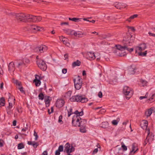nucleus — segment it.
<instances>
[{
	"instance_id": "1",
	"label": "nucleus",
	"mask_w": 155,
	"mask_h": 155,
	"mask_svg": "<svg viewBox=\"0 0 155 155\" xmlns=\"http://www.w3.org/2000/svg\"><path fill=\"white\" fill-rule=\"evenodd\" d=\"M128 46L124 45L121 46L119 45H116L115 46L116 48H114V52L119 56H123L125 55L126 54L124 51L127 50L129 52H131L134 50V49L131 48L129 49L127 48Z\"/></svg>"
},
{
	"instance_id": "2",
	"label": "nucleus",
	"mask_w": 155,
	"mask_h": 155,
	"mask_svg": "<svg viewBox=\"0 0 155 155\" xmlns=\"http://www.w3.org/2000/svg\"><path fill=\"white\" fill-rule=\"evenodd\" d=\"M14 18L18 23L25 22L29 21V15H26L24 13H15Z\"/></svg>"
},
{
	"instance_id": "3",
	"label": "nucleus",
	"mask_w": 155,
	"mask_h": 155,
	"mask_svg": "<svg viewBox=\"0 0 155 155\" xmlns=\"http://www.w3.org/2000/svg\"><path fill=\"white\" fill-rule=\"evenodd\" d=\"M75 114L73 116L72 123L75 126H80V121L81 120V118L80 117V116H82L83 115L84 113L83 111L78 112V110H76L74 112Z\"/></svg>"
},
{
	"instance_id": "4",
	"label": "nucleus",
	"mask_w": 155,
	"mask_h": 155,
	"mask_svg": "<svg viewBox=\"0 0 155 155\" xmlns=\"http://www.w3.org/2000/svg\"><path fill=\"white\" fill-rule=\"evenodd\" d=\"M146 48L147 46L145 43L140 44L135 47L136 53H138L139 56H146L147 53V51H145L143 52H142V51H144Z\"/></svg>"
},
{
	"instance_id": "5",
	"label": "nucleus",
	"mask_w": 155,
	"mask_h": 155,
	"mask_svg": "<svg viewBox=\"0 0 155 155\" xmlns=\"http://www.w3.org/2000/svg\"><path fill=\"white\" fill-rule=\"evenodd\" d=\"M27 28L28 31H30L34 33H37L38 31H44L43 27L35 25H29L27 26Z\"/></svg>"
},
{
	"instance_id": "6",
	"label": "nucleus",
	"mask_w": 155,
	"mask_h": 155,
	"mask_svg": "<svg viewBox=\"0 0 155 155\" xmlns=\"http://www.w3.org/2000/svg\"><path fill=\"white\" fill-rule=\"evenodd\" d=\"M134 37L130 34L125 35L124 37L123 41L125 43L126 45L130 46V44L134 42Z\"/></svg>"
},
{
	"instance_id": "7",
	"label": "nucleus",
	"mask_w": 155,
	"mask_h": 155,
	"mask_svg": "<svg viewBox=\"0 0 155 155\" xmlns=\"http://www.w3.org/2000/svg\"><path fill=\"white\" fill-rule=\"evenodd\" d=\"M70 100L72 101L80 102L83 103L85 102L88 101L87 98L82 97L81 96H80L79 95L73 96L70 98Z\"/></svg>"
},
{
	"instance_id": "8",
	"label": "nucleus",
	"mask_w": 155,
	"mask_h": 155,
	"mask_svg": "<svg viewBox=\"0 0 155 155\" xmlns=\"http://www.w3.org/2000/svg\"><path fill=\"white\" fill-rule=\"evenodd\" d=\"M123 93L125 95L128 96V97H126L128 100L133 94V91L129 87L125 86L123 88Z\"/></svg>"
},
{
	"instance_id": "9",
	"label": "nucleus",
	"mask_w": 155,
	"mask_h": 155,
	"mask_svg": "<svg viewBox=\"0 0 155 155\" xmlns=\"http://www.w3.org/2000/svg\"><path fill=\"white\" fill-rule=\"evenodd\" d=\"M15 99L12 97H9L8 100L9 102V105L6 108V111L7 113L10 114L11 112V109L13 105H14L15 103Z\"/></svg>"
},
{
	"instance_id": "10",
	"label": "nucleus",
	"mask_w": 155,
	"mask_h": 155,
	"mask_svg": "<svg viewBox=\"0 0 155 155\" xmlns=\"http://www.w3.org/2000/svg\"><path fill=\"white\" fill-rule=\"evenodd\" d=\"M82 82L81 78L79 76L74 79V86L76 89L78 90L81 88Z\"/></svg>"
},
{
	"instance_id": "11",
	"label": "nucleus",
	"mask_w": 155,
	"mask_h": 155,
	"mask_svg": "<svg viewBox=\"0 0 155 155\" xmlns=\"http://www.w3.org/2000/svg\"><path fill=\"white\" fill-rule=\"evenodd\" d=\"M38 67L41 70L45 71L47 68V66L45 62L42 59H39L37 61Z\"/></svg>"
},
{
	"instance_id": "12",
	"label": "nucleus",
	"mask_w": 155,
	"mask_h": 155,
	"mask_svg": "<svg viewBox=\"0 0 155 155\" xmlns=\"http://www.w3.org/2000/svg\"><path fill=\"white\" fill-rule=\"evenodd\" d=\"M42 19V17L40 16H35L29 15V21L34 22H38Z\"/></svg>"
},
{
	"instance_id": "13",
	"label": "nucleus",
	"mask_w": 155,
	"mask_h": 155,
	"mask_svg": "<svg viewBox=\"0 0 155 155\" xmlns=\"http://www.w3.org/2000/svg\"><path fill=\"white\" fill-rule=\"evenodd\" d=\"M74 148L72 145H70L69 143H67L64 146V152L67 153H70L74 150Z\"/></svg>"
},
{
	"instance_id": "14",
	"label": "nucleus",
	"mask_w": 155,
	"mask_h": 155,
	"mask_svg": "<svg viewBox=\"0 0 155 155\" xmlns=\"http://www.w3.org/2000/svg\"><path fill=\"white\" fill-rule=\"evenodd\" d=\"M48 49V47L45 45H41L37 47L35 49V51L38 53H43Z\"/></svg>"
},
{
	"instance_id": "15",
	"label": "nucleus",
	"mask_w": 155,
	"mask_h": 155,
	"mask_svg": "<svg viewBox=\"0 0 155 155\" xmlns=\"http://www.w3.org/2000/svg\"><path fill=\"white\" fill-rule=\"evenodd\" d=\"M40 79H41L40 77L38 75H36L35 79L34 80L33 82L35 83L36 86H39L41 84Z\"/></svg>"
},
{
	"instance_id": "16",
	"label": "nucleus",
	"mask_w": 155,
	"mask_h": 155,
	"mask_svg": "<svg viewBox=\"0 0 155 155\" xmlns=\"http://www.w3.org/2000/svg\"><path fill=\"white\" fill-rule=\"evenodd\" d=\"M64 104V101L62 99H58L56 103V106L58 108L62 107Z\"/></svg>"
},
{
	"instance_id": "17",
	"label": "nucleus",
	"mask_w": 155,
	"mask_h": 155,
	"mask_svg": "<svg viewBox=\"0 0 155 155\" xmlns=\"http://www.w3.org/2000/svg\"><path fill=\"white\" fill-rule=\"evenodd\" d=\"M73 35L75 37H82L84 35H86V33L80 31H74Z\"/></svg>"
},
{
	"instance_id": "18",
	"label": "nucleus",
	"mask_w": 155,
	"mask_h": 155,
	"mask_svg": "<svg viewBox=\"0 0 155 155\" xmlns=\"http://www.w3.org/2000/svg\"><path fill=\"white\" fill-rule=\"evenodd\" d=\"M138 150V148L137 147V145L135 143H134L132 144V150L130 152V154L134 153Z\"/></svg>"
},
{
	"instance_id": "19",
	"label": "nucleus",
	"mask_w": 155,
	"mask_h": 155,
	"mask_svg": "<svg viewBox=\"0 0 155 155\" xmlns=\"http://www.w3.org/2000/svg\"><path fill=\"white\" fill-rule=\"evenodd\" d=\"M87 56L90 60H94L96 58L95 54L94 53L90 52H88L87 53Z\"/></svg>"
},
{
	"instance_id": "20",
	"label": "nucleus",
	"mask_w": 155,
	"mask_h": 155,
	"mask_svg": "<svg viewBox=\"0 0 155 155\" xmlns=\"http://www.w3.org/2000/svg\"><path fill=\"white\" fill-rule=\"evenodd\" d=\"M148 125V122L146 120H143L141 122L140 126L144 130H146L147 128Z\"/></svg>"
},
{
	"instance_id": "21",
	"label": "nucleus",
	"mask_w": 155,
	"mask_h": 155,
	"mask_svg": "<svg viewBox=\"0 0 155 155\" xmlns=\"http://www.w3.org/2000/svg\"><path fill=\"white\" fill-rule=\"evenodd\" d=\"M15 69V68L14 63L11 62L8 65V70L10 72H13Z\"/></svg>"
},
{
	"instance_id": "22",
	"label": "nucleus",
	"mask_w": 155,
	"mask_h": 155,
	"mask_svg": "<svg viewBox=\"0 0 155 155\" xmlns=\"http://www.w3.org/2000/svg\"><path fill=\"white\" fill-rule=\"evenodd\" d=\"M153 110L152 108H151L146 111L145 112V114L147 117H148L152 113Z\"/></svg>"
},
{
	"instance_id": "23",
	"label": "nucleus",
	"mask_w": 155,
	"mask_h": 155,
	"mask_svg": "<svg viewBox=\"0 0 155 155\" xmlns=\"http://www.w3.org/2000/svg\"><path fill=\"white\" fill-rule=\"evenodd\" d=\"M28 143L29 145L33 146V147L35 148H36L39 145V144L38 143L36 142L35 141H28Z\"/></svg>"
},
{
	"instance_id": "24",
	"label": "nucleus",
	"mask_w": 155,
	"mask_h": 155,
	"mask_svg": "<svg viewBox=\"0 0 155 155\" xmlns=\"http://www.w3.org/2000/svg\"><path fill=\"white\" fill-rule=\"evenodd\" d=\"M115 7L119 9H121L122 8H124L125 7V6L124 5L120 3H119L116 4Z\"/></svg>"
},
{
	"instance_id": "25",
	"label": "nucleus",
	"mask_w": 155,
	"mask_h": 155,
	"mask_svg": "<svg viewBox=\"0 0 155 155\" xmlns=\"http://www.w3.org/2000/svg\"><path fill=\"white\" fill-rule=\"evenodd\" d=\"M135 69L134 68L132 67H130L129 68L128 70V73L130 74H132L135 73Z\"/></svg>"
},
{
	"instance_id": "26",
	"label": "nucleus",
	"mask_w": 155,
	"mask_h": 155,
	"mask_svg": "<svg viewBox=\"0 0 155 155\" xmlns=\"http://www.w3.org/2000/svg\"><path fill=\"white\" fill-rule=\"evenodd\" d=\"M81 62L77 60L76 61L73 62L72 64V66L73 67H74L76 66H79L81 64Z\"/></svg>"
},
{
	"instance_id": "27",
	"label": "nucleus",
	"mask_w": 155,
	"mask_h": 155,
	"mask_svg": "<svg viewBox=\"0 0 155 155\" xmlns=\"http://www.w3.org/2000/svg\"><path fill=\"white\" fill-rule=\"evenodd\" d=\"M81 18H69V20L70 21H74L75 22H78L81 21Z\"/></svg>"
},
{
	"instance_id": "28",
	"label": "nucleus",
	"mask_w": 155,
	"mask_h": 155,
	"mask_svg": "<svg viewBox=\"0 0 155 155\" xmlns=\"http://www.w3.org/2000/svg\"><path fill=\"white\" fill-rule=\"evenodd\" d=\"M138 16V15H134L130 17V18H128L127 20V21L129 22H130L131 21V20L135 18H137Z\"/></svg>"
},
{
	"instance_id": "29",
	"label": "nucleus",
	"mask_w": 155,
	"mask_h": 155,
	"mask_svg": "<svg viewBox=\"0 0 155 155\" xmlns=\"http://www.w3.org/2000/svg\"><path fill=\"white\" fill-rule=\"evenodd\" d=\"M155 101V94L152 95V96L147 101L148 102H153Z\"/></svg>"
},
{
	"instance_id": "30",
	"label": "nucleus",
	"mask_w": 155,
	"mask_h": 155,
	"mask_svg": "<svg viewBox=\"0 0 155 155\" xmlns=\"http://www.w3.org/2000/svg\"><path fill=\"white\" fill-rule=\"evenodd\" d=\"M80 126L79 127L85 126L84 125L86 123V121L85 120H82L81 119V120H80Z\"/></svg>"
},
{
	"instance_id": "31",
	"label": "nucleus",
	"mask_w": 155,
	"mask_h": 155,
	"mask_svg": "<svg viewBox=\"0 0 155 155\" xmlns=\"http://www.w3.org/2000/svg\"><path fill=\"white\" fill-rule=\"evenodd\" d=\"M108 123L107 122H103L101 124V127L104 128H106L108 127Z\"/></svg>"
},
{
	"instance_id": "32",
	"label": "nucleus",
	"mask_w": 155,
	"mask_h": 155,
	"mask_svg": "<svg viewBox=\"0 0 155 155\" xmlns=\"http://www.w3.org/2000/svg\"><path fill=\"white\" fill-rule=\"evenodd\" d=\"M64 39L65 40H64V41L63 42V44L68 47L70 45V44L68 42V39L66 38V39Z\"/></svg>"
},
{
	"instance_id": "33",
	"label": "nucleus",
	"mask_w": 155,
	"mask_h": 155,
	"mask_svg": "<svg viewBox=\"0 0 155 155\" xmlns=\"http://www.w3.org/2000/svg\"><path fill=\"white\" fill-rule=\"evenodd\" d=\"M5 99L4 97H2L0 99V105L4 106L5 105Z\"/></svg>"
},
{
	"instance_id": "34",
	"label": "nucleus",
	"mask_w": 155,
	"mask_h": 155,
	"mask_svg": "<svg viewBox=\"0 0 155 155\" xmlns=\"http://www.w3.org/2000/svg\"><path fill=\"white\" fill-rule=\"evenodd\" d=\"M49 97H48V98L45 100L46 106L47 107H48L50 105V101L49 99Z\"/></svg>"
},
{
	"instance_id": "35",
	"label": "nucleus",
	"mask_w": 155,
	"mask_h": 155,
	"mask_svg": "<svg viewBox=\"0 0 155 155\" xmlns=\"http://www.w3.org/2000/svg\"><path fill=\"white\" fill-rule=\"evenodd\" d=\"M23 62L24 64L26 65V64H28L30 63V61L28 58H25L24 59Z\"/></svg>"
},
{
	"instance_id": "36",
	"label": "nucleus",
	"mask_w": 155,
	"mask_h": 155,
	"mask_svg": "<svg viewBox=\"0 0 155 155\" xmlns=\"http://www.w3.org/2000/svg\"><path fill=\"white\" fill-rule=\"evenodd\" d=\"M13 82L16 85L19 86H20L21 85V83L20 82L16 80H14L13 81Z\"/></svg>"
},
{
	"instance_id": "37",
	"label": "nucleus",
	"mask_w": 155,
	"mask_h": 155,
	"mask_svg": "<svg viewBox=\"0 0 155 155\" xmlns=\"http://www.w3.org/2000/svg\"><path fill=\"white\" fill-rule=\"evenodd\" d=\"M119 119H117L116 120H113L112 121V124L114 125H117L118 122L119 121Z\"/></svg>"
},
{
	"instance_id": "38",
	"label": "nucleus",
	"mask_w": 155,
	"mask_h": 155,
	"mask_svg": "<svg viewBox=\"0 0 155 155\" xmlns=\"http://www.w3.org/2000/svg\"><path fill=\"white\" fill-rule=\"evenodd\" d=\"M24 145L22 143H21L18 144V149H21L24 148Z\"/></svg>"
},
{
	"instance_id": "39",
	"label": "nucleus",
	"mask_w": 155,
	"mask_h": 155,
	"mask_svg": "<svg viewBox=\"0 0 155 155\" xmlns=\"http://www.w3.org/2000/svg\"><path fill=\"white\" fill-rule=\"evenodd\" d=\"M80 131L82 133H85L86 132V130L85 126L80 127Z\"/></svg>"
},
{
	"instance_id": "40",
	"label": "nucleus",
	"mask_w": 155,
	"mask_h": 155,
	"mask_svg": "<svg viewBox=\"0 0 155 155\" xmlns=\"http://www.w3.org/2000/svg\"><path fill=\"white\" fill-rule=\"evenodd\" d=\"M121 147L122 148L123 150L126 151L127 150V148L126 146L124 145V143L122 142L121 143Z\"/></svg>"
},
{
	"instance_id": "41",
	"label": "nucleus",
	"mask_w": 155,
	"mask_h": 155,
	"mask_svg": "<svg viewBox=\"0 0 155 155\" xmlns=\"http://www.w3.org/2000/svg\"><path fill=\"white\" fill-rule=\"evenodd\" d=\"M38 97L39 99L43 100L44 98V95L42 93H40L38 95Z\"/></svg>"
},
{
	"instance_id": "42",
	"label": "nucleus",
	"mask_w": 155,
	"mask_h": 155,
	"mask_svg": "<svg viewBox=\"0 0 155 155\" xmlns=\"http://www.w3.org/2000/svg\"><path fill=\"white\" fill-rule=\"evenodd\" d=\"M96 58V60L97 61H99L100 60V54L98 53L96 54L95 55Z\"/></svg>"
},
{
	"instance_id": "43",
	"label": "nucleus",
	"mask_w": 155,
	"mask_h": 155,
	"mask_svg": "<svg viewBox=\"0 0 155 155\" xmlns=\"http://www.w3.org/2000/svg\"><path fill=\"white\" fill-rule=\"evenodd\" d=\"M72 109L71 108H70L69 110H68V117H69L72 114Z\"/></svg>"
},
{
	"instance_id": "44",
	"label": "nucleus",
	"mask_w": 155,
	"mask_h": 155,
	"mask_svg": "<svg viewBox=\"0 0 155 155\" xmlns=\"http://www.w3.org/2000/svg\"><path fill=\"white\" fill-rule=\"evenodd\" d=\"M28 129V126L27 124H26V127L22 129L21 131L22 132H25Z\"/></svg>"
},
{
	"instance_id": "45",
	"label": "nucleus",
	"mask_w": 155,
	"mask_h": 155,
	"mask_svg": "<svg viewBox=\"0 0 155 155\" xmlns=\"http://www.w3.org/2000/svg\"><path fill=\"white\" fill-rule=\"evenodd\" d=\"M148 96V93L147 92L146 93L145 96H140L139 97V99L140 100H142L143 98H146Z\"/></svg>"
},
{
	"instance_id": "46",
	"label": "nucleus",
	"mask_w": 155,
	"mask_h": 155,
	"mask_svg": "<svg viewBox=\"0 0 155 155\" xmlns=\"http://www.w3.org/2000/svg\"><path fill=\"white\" fill-rule=\"evenodd\" d=\"M64 149V147L63 145H60L59 147L58 150L59 151L61 152L63 151Z\"/></svg>"
},
{
	"instance_id": "47",
	"label": "nucleus",
	"mask_w": 155,
	"mask_h": 155,
	"mask_svg": "<svg viewBox=\"0 0 155 155\" xmlns=\"http://www.w3.org/2000/svg\"><path fill=\"white\" fill-rule=\"evenodd\" d=\"M59 38L60 41L63 43L64 41V40H65L64 39H66V38L64 37L63 36H61L59 37Z\"/></svg>"
},
{
	"instance_id": "48",
	"label": "nucleus",
	"mask_w": 155,
	"mask_h": 155,
	"mask_svg": "<svg viewBox=\"0 0 155 155\" xmlns=\"http://www.w3.org/2000/svg\"><path fill=\"white\" fill-rule=\"evenodd\" d=\"M34 135L35 137V140H37L38 138V135L37 134L35 130L34 131Z\"/></svg>"
},
{
	"instance_id": "49",
	"label": "nucleus",
	"mask_w": 155,
	"mask_h": 155,
	"mask_svg": "<svg viewBox=\"0 0 155 155\" xmlns=\"http://www.w3.org/2000/svg\"><path fill=\"white\" fill-rule=\"evenodd\" d=\"M4 142V140L2 139H0V147H2L3 146Z\"/></svg>"
},
{
	"instance_id": "50",
	"label": "nucleus",
	"mask_w": 155,
	"mask_h": 155,
	"mask_svg": "<svg viewBox=\"0 0 155 155\" xmlns=\"http://www.w3.org/2000/svg\"><path fill=\"white\" fill-rule=\"evenodd\" d=\"M72 93V92L71 91H68L66 94V96L67 97H70Z\"/></svg>"
},
{
	"instance_id": "51",
	"label": "nucleus",
	"mask_w": 155,
	"mask_h": 155,
	"mask_svg": "<svg viewBox=\"0 0 155 155\" xmlns=\"http://www.w3.org/2000/svg\"><path fill=\"white\" fill-rule=\"evenodd\" d=\"M141 82L143 84V86H144L146 85L147 84V82L146 81H144L143 80H141Z\"/></svg>"
},
{
	"instance_id": "52",
	"label": "nucleus",
	"mask_w": 155,
	"mask_h": 155,
	"mask_svg": "<svg viewBox=\"0 0 155 155\" xmlns=\"http://www.w3.org/2000/svg\"><path fill=\"white\" fill-rule=\"evenodd\" d=\"M62 116L60 115L59 117L58 120V122L61 123V122H62Z\"/></svg>"
},
{
	"instance_id": "53",
	"label": "nucleus",
	"mask_w": 155,
	"mask_h": 155,
	"mask_svg": "<svg viewBox=\"0 0 155 155\" xmlns=\"http://www.w3.org/2000/svg\"><path fill=\"white\" fill-rule=\"evenodd\" d=\"M148 34H149L150 36L155 37V33H153V32L151 33V32L150 31L148 32Z\"/></svg>"
},
{
	"instance_id": "54",
	"label": "nucleus",
	"mask_w": 155,
	"mask_h": 155,
	"mask_svg": "<svg viewBox=\"0 0 155 155\" xmlns=\"http://www.w3.org/2000/svg\"><path fill=\"white\" fill-rule=\"evenodd\" d=\"M64 57L65 58V60L66 59H68V54L67 53L65 54L64 55Z\"/></svg>"
},
{
	"instance_id": "55",
	"label": "nucleus",
	"mask_w": 155,
	"mask_h": 155,
	"mask_svg": "<svg viewBox=\"0 0 155 155\" xmlns=\"http://www.w3.org/2000/svg\"><path fill=\"white\" fill-rule=\"evenodd\" d=\"M68 25L69 23L68 22H61V25Z\"/></svg>"
},
{
	"instance_id": "56",
	"label": "nucleus",
	"mask_w": 155,
	"mask_h": 155,
	"mask_svg": "<svg viewBox=\"0 0 155 155\" xmlns=\"http://www.w3.org/2000/svg\"><path fill=\"white\" fill-rule=\"evenodd\" d=\"M98 96L100 98H101L102 97V94L101 92H99L98 94Z\"/></svg>"
},
{
	"instance_id": "57",
	"label": "nucleus",
	"mask_w": 155,
	"mask_h": 155,
	"mask_svg": "<svg viewBox=\"0 0 155 155\" xmlns=\"http://www.w3.org/2000/svg\"><path fill=\"white\" fill-rule=\"evenodd\" d=\"M67 69L64 68L62 70V72L63 73L65 74L67 73Z\"/></svg>"
},
{
	"instance_id": "58",
	"label": "nucleus",
	"mask_w": 155,
	"mask_h": 155,
	"mask_svg": "<svg viewBox=\"0 0 155 155\" xmlns=\"http://www.w3.org/2000/svg\"><path fill=\"white\" fill-rule=\"evenodd\" d=\"M105 112V110L104 109H101L100 111V113L103 114Z\"/></svg>"
},
{
	"instance_id": "59",
	"label": "nucleus",
	"mask_w": 155,
	"mask_h": 155,
	"mask_svg": "<svg viewBox=\"0 0 155 155\" xmlns=\"http://www.w3.org/2000/svg\"><path fill=\"white\" fill-rule=\"evenodd\" d=\"M60 152L58 150H57L55 152V155H59L60 154Z\"/></svg>"
},
{
	"instance_id": "60",
	"label": "nucleus",
	"mask_w": 155,
	"mask_h": 155,
	"mask_svg": "<svg viewBox=\"0 0 155 155\" xmlns=\"http://www.w3.org/2000/svg\"><path fill=\"white\" fill-rule=\"evenodd\" d=\"M42 155H48V152L46 150L45 151L42 153Z\"/></svg>"
},
{
	"instance_id": "61",
	"label": "nucleus",
	"mask_w": 155,
	"mask_h": 155,
	"mask_svg": "<svg viewBox=\"0 0 155 155\" xmlns=\"http://www.w3.org/2000/svg\"><path fill=\"white\" fill-rule=\"evenodd\" d=\"M18 88L21 92L23 93H24V91L23 90V88L22 87H19Z\"/></svg>"
},
{
	"instance_id": "62",
	"label": "nucleus",
	"mask_w": 155,
	"mask_h": 155,
	"mask_svg": "<svg viewBox=\"0 0 155 155\" xmlns=\"http://www.w3.org/2000/svg\"><path fill=\"white\" fill-rule=\"evenodd\" d=\"M23 64H24V63H23V61L22 62H20V63H18V67H19L20 66H21Z\"/></svg>"
},
{
	"instance_id": "63",
	"label": "nucleus",
	"mask_w": 155,
	"mask_h": 155,
	"mask_svg": "<svg viewBox=\"0 0 155 155\" xmlns=\"http://www.w3.org/2000/svg\"><path fill=\"white\" fill-rule=\"evenodd\" d=\"M17 110L18 112L19 113H21L22 112V110L21 108H20V109L17 108Z\"/></svg>"
},
{
	"instance_id": "64",
	"label": "nucleus",
	"mask_w": 155,
	"mask_h": 155,
	"mask_svg": "<svg viewBox=\"0 0 155 155\" xmlns=\"http://www.w3.org/2000/svg\"><path fill=\"white\" fill-rule=\"evenodd\" d=\"M130 30L133 32L135 31V29L133 27H131L130 28Z\"/></svg>"
}]
</instances>
